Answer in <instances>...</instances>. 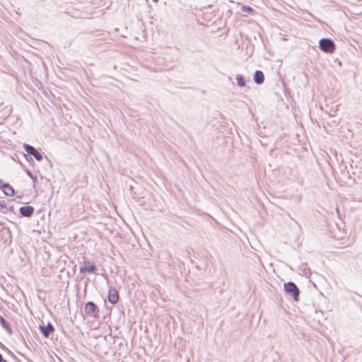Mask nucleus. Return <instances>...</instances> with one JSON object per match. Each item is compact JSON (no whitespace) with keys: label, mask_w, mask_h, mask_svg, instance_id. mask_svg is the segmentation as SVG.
Returning <instances> with one entry per match:
<instances>
[{"label":"nucleus","mask_w":362,"mask_h":362,"mask_svg":"<svg viewBox=\"0 0 362 362\" xmlns=\"http://www.w3.org/2000/svg\"><path fill=\"white\" fill-rule=\"evenodd\" d=\"M242 11L247 13H250L252 11V8L247 6H242Z\"/></svg>","instance_id":"14"},{"label":"nucleus","mask_w":362,"mask_h":362,"mask_svg":"<svg viewBox=\"0 0 362 362\" xmlns=\"http://www.w3.org/2000/svg\"><path fill=\"white\" fill-rule=\"evenodd\" d=\"M284 290L286 293L291 294L295 300H298L299 290L294 283L288 282L285 284Z\"/></svg>","instance_id":"2"},{"label":"nucleus","mask_w":362,"mask_h":362,"mask_svg":"<svg viewBox=\"0 0 362 362\" xmlns=\"http://www.w3.org/2000/svg\"><path fill=\"white\" fill-rule=\"evenodd\" d=\"M19 211L22 216L30 217L34 212V208L31 206H21Z\"/></svg>","instance_id":"7"},{"label":"nucleus","mask_w":362,"mask_h":362,"mask_svg":"<svg viewBox=\"0 0 362 362\" xmlns=\"http://www.w3.org/2000/svg\"><path fill=\"white\" fill-rule=\"evenodd\" d=\"M264 74L261 71H256L254 75V81L257 84H262L264 82Z\"/></svg>","instance_id":"9"},{"label":"nucleus","mask_w":362,"mask_h":362,"mask_svg":"<svg viewBox=\"0 0 362 362\" xmlns=\"http://www.w3.org/2000/svg\"><path fill=\"white\" fill-rule=\"evenodd\" d=\"M96 270V267L93 262H84L83 264L80 267L81 273L94 272Z\"/></svg>","instance_id":"5"},{"label":"nucleus","mask_w":362,"mask_h":362,"mask_svg":"<svg viewBox=\"0 0 362 362\" xmlns=\"http://www.w3.org/2000/svg\"><path fill=\"white\" fill-rule=\"evenodd\" d=\"M33 156L35 158V159L38 161H40L42 160V154L38 152L37 150L35 153H33Z\"/></svg>","instance_id":"13"},{"label":"nucleus","mask_w":362,"mask_h":362,"mask_svg":"<svg viewBox=\"0 0 362 362\" xmlns=\"http://www.w3.org/2000/svg\"><path fill=\"white\" fill-rule=\"evenodd\" d=\"M28 175H30L32 178H33V177L32 174L30 173V172H28Z\"/></svg>","instance_id":"16"},{"label":"nucleus","mask_w":362,"mask_h":362,"mask_svg":"<svg viewBox=\"0 0 362 362\" xmlns=\"http://www.w3.org/2000/svg\"><path fill=\"white\" fill-rule=\"evenodd\" d=\"M23 149L29 154L33 155L35 152L36 149L29 144H25L23 145Z\"/></svg>","instance_id":"11"},{"label":"nucleus","mask_w":362,"mask_h":362,"mask_svg":"<svg viewBox=\"0 0 362 362\" xmlns=\"http://www.w3.org/2000/svg\"><path fill=\"white\" fill-rule=\"evenodd\" d=\"M118 299L119 294L115 288L110 287L108 291L109 302H110L112 304H115L118 301Z\"/></svg>","instance_id":"4"},{"label":"nucleus","mask_w":362,"mask_h":362,"mask_svg":"<svg viewBox=\"0 0 362 362\" xmlns=\"http://www.w3.org/2000/svg\"><path fill=\"white\" fill-rule=\"evenodd\" d=\"M0 187L6 196L11 197L14 195L13 188L8 183H2L0 181Z\"/></svg>","instance_id":"6"},{"label":"nucleus","mask_w":362,"mask_h":362,"mask_svg":"<svg viewBox=\"0 0 362 362\" xmlns=\"http://www.w3.org/2000/svg\"><path fill=\"white\" fill-rule=\"evenodd\" d=\"M154 2H158V0H153Z\"/></svg>","instance_id":"18"},{"label":"nucleus","mask_w":362,"mask_h":362,"mask_svg":"<svg viewBox=\"0 0 362 362\" xmlns=\"http://www.w3.org/2000/svg\"><path fill=\"white\" fill-rule=\"evenodd\" d=\"M320 48L325 52H333L334 44L332 40L327 38L321 39L319 42Z\"/></svg>","instance_id":"1"},{"label":"nucleus","mask_w":362,"mask_h":362,"mask_svg":"<svg viewBox=\"0 0 362 362\" xmlns=\"http://www.w3.org/2000/svg\"><path fill=\"white\" fill-rule=\"evenodd\" d=\"M40 328L42 334L45 337H48L50 333L53 332L54 330V327L50 323H49L46 327L40 326Z\"/></svg>","instance_id":"8"},{"label":"nucleus","mask_w":362,"mask_h":362,"mask_svg":"<svg viewBox=\"0 0 362 362\" xmlns=\"http://www.w3.org/2000/svg\"><path fill=\"white\" fill-rule=\"evenodd\" d=\"M0 321H1V323L2 324V325L4 327H6V322L5 320L2 317H1Z\"/></svg>","instance_id":"15"},{"label":"nucleus","mask_w":362,"mask_h":362,"mask_svg":"<svg viewBox=\"0 0 362 362\" xmlns=\"http://www.w3.org/2000/svg\"><path fill=\"white\" fill-rule=\"evenodd\" d=\"M2 360V356L0 354V361Z\"/></svg>","instance_id":"17"},{"label":"nucleus","mask_w":362,"mask_h":362,"mask_svg":"<svg viewBox=\"0 0 362 362\" xmlns=\"http://www.w3.org/2000/svg\"><path fill=\"white\" fill-rule=\"evenodd\" d=\"M10 209V207L8 206L7 203L4 201L0 202V212L4 214L7 213Z\"/></svg>","instance_id":"10"},{"label":"nucleus","mask_w":362,"mask_h":362,"mask_svg":"<svg viewBox=\"0 0 362 362\" xmlns=\"http://www.w3.org/2000/svg\"><path fill=\"white\" fill-rule=\"evenodd\" d=\"M97 307L95 304L91 301L87 303L85 306V312L87 315H91V316H96L97 311H96Z\"/></svg>","instance_id":"3"},{"label":"nucleus","mask_w":362,"mask_h":362,"mask_svg":"<svg viewBox=\"0 0 362 362\" xmlns=\"http://www.w3.org/2000/svg\"><path fill=\"white\" fill-rule=\"evenodd\" d=\"M236 80L238 86L243 87L245 86V81L242 75L238 74L236 76Z\"/></svg>","instance_id":"12"}]
</instances>
